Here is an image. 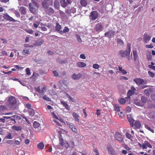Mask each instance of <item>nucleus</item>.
<instances>
[{
	"mask_svg": "<svg viewBox=\"0 0 155 155\" xmlns=\"http://www.w3.org/2000/svg\"><path fill=\"white\" fill-rule=\"evenodd\" d=\"M17 103V101L15 97L11 96L8 98V105L12 110L15 109Z\"/></svg>",
	"mask_w": 155,
	"mask_h": 155,
	"instance_id": "nucleus-1",
	"label": "nucleus"
},
{
	"mask_svg": "<svg viewBox=\"0 0 155 155\" xmlns=\"http://www.w3.org/2000/svg\"><path fill=\"white\" fill-rule=\"evenodd\" d=\"M30 10L31 12L33 14H35L37 12L39 5L37 3L35 2L29 4Z\"/></svg>",
	"mask_w": 155,
	"mask_h": 155,
	"instance_id": "nucleus-2",
	"label": "nucleus"
},
{
	"mask_svg": "<svg viewBox=\"0 0 155 155\" xmlns=\"http://www.w3.org/2000/svg\"><path fill=\"white\" fill-rule=\"evenodd\" d=\"M53 5V0H44L42 6L45 9H47L50 5Z\"/></svg>",
	"mask_w": 155,
	"mask_h": 155,
	"instance_id": "nucleus-3",
	"label": "nucleus"
},
{
	"mask_svg": "<svg viewBox=\"0 0 155 155\" xmlns=\"http://www.w3.org/2000/svg\"><path fill=\"white\" fill-rule=\"evenodd\" d=\"M114 138L120 143H124V141L122 135L119 132L115 133Z\"/></svg>",
	"mask_w": 155,
	"mask_h": 155,
	"instance_id": "nucleus-4",
	"label": "nucleus"
},
{
	"mask_svg": "<svg viewBox=\"0 0 155 155\" xmlns=\"http://www.w3.org/2000/svg\"><path fill=\"white\" fill-rule=\"evenodd\" d=\"M97 12L95 11H92L90 13L89 18L91 20L94 21L98 17Z\"/></svg>",
	"mask_w": 155,
	"mask_h": 155,
	"instance_id": "nucleus-5",
	"label": "nucleus"
},
{
	"mask_svg": "<svg viewBox=\"0 0 155 155\" xmlns=\"http://www.w3.org/2000/svg\"><path fill=\"white\" fill-rule=\"evenodd\" d=\"M76 9L74 7L71 8L68 6L65 9V12L68 15H70L71 13H74L76 12Z\"/></svg>",
	"mask_w": 155,
	"mask_h": 155,
	"instance_id": "nucleus-6",
	"label": "nucleus"
},
{
	"mask_svg": "<svg viewBox=\"0 0 155 155\" xmlns=\"http://www.w3.org/2000/svg\"><path fill=\"white\" fill-rule=\"evenodd\" d=\"M119 53L121 57L123 58L127 56H129L130 52L127 50L125 51L120 50L119 51Z\"/></svg>",
	"mask_w": 155,
	"mask_h": 155,
	"instance_id": "nucleus-7",
	"label": "nucleus"
},
{
	"mask_svg": "<svg viewBox=\"0 0 155 155\" xmlns=\"http://www.w3.org/2000/svg\"><path fill=\"white\" fill-rule=\"evenodd\" d=\"M127 117L128 121L130 123V126L132 127H133L134 126V120L130 114H128Z\"/></svg>",
	"mask_w": 155,
	"mask_h": 155,
	"instance_id": "nucleus-8",
	"label": "nucleus"
},
{
	"mask_svg": "<svg viewBox=\"0 0 155 155\" xmlns=\"http://www.w3.org/2000/svg\"><path fill=\"white\" fill-rule=\"evenodd\" d=\"M16 115H14L11 117L4 116L3 117L7 119H10V120L12 121V123L13 124H15L17 122L16 120Z\"/></svg>",
	"mask_w": 155,
	"mask_h": 155,
	"instance_id": "nucleus-9",
	"label": "nucleus"
},
{
	"mask_svg": "<svg viewBox=\"0 0 155 155\" xmlns=\"http://www.w3.org/2000/svg\"><path fill=\"white\" fill-rule=\"evenodd\" d=\"M64 146L66 149H68L69 147L73 148L75 146L74 142L73 140H71L69 141V144L67 142Z\"/></svg>",
	"mask_w": 155,
	"mask_h": 155,
	"instance_id": "nucleus-10",
	"label": "nucleus"
},
{
	"mask_svg": "<svg viewBox=\"0 0 155 155\" xmlns=\"http://www.w3.org/2000/svg\"><path fill=\"white\" fill-rule=\"evenodd\" d=\"M134 81L138 85H140L143 84L144 80L140 78H135L134 79Z\"/></svg>",
	"mask_w": 155,
	"mask_h": 155,
	"instance_id": "nucleus-11",
	"label": "nucleus"
},
{
	"mask_svg": "<svg viewBox=\"0 0 155 155\" xmlns=\"http://www.w3.org/2000/svg\"><path fill=\"white\" fill-rule=\"evenodd\" d=\"M3 18L6 20L10 21L15 22L16 21L12 18L9 16L7 13L4 14Z\"/></svg>",
	"mask_w": 155,
	"mask_h": 155,
	"instance_id": "nucleus-12",
	"label": "nucleus"
},
{
	"mask_svg": "<svg viewBox=\"0 0 155 155\" xmlns=\"http://www.w3.org/2000/svg\"><path fill=\"white\" fill-rule=\"evenodd\" d=\"M114 31L112 30H109L105 33L104 35L105 37H107L109 38H111L114 35Z\"/></svg>",
	"mask_w": 155,
	"mask_h": 155,
	"instance_id": "nucleus-13",
	"label": "nucleus"
},
{
	"mask_svg": "<svg viewBox=\"0 0 155 155\" xmlns=\"http://www.w3.org/2000/svg\"><path fill=\"white\" fill-rule=\"evenodd\" d=\"M44 42V40L41 39H39L35 41V43L34 44V45L35 46H39L42 45Z\"/></svg>",
	"mask_w": 155,
	"mask_h": 155,
	"instance_id": "nucleus-14",
	"label": "nucleus"
},
{
	"mask_svg": "<svg viewBox=\"0 0 155 155\" xmlns=\"http://www.w3.org/2000/svg\"><path fill=\"white\" fill-rule=\"evenodd\" d=\"M82 75L80 73L76 74H73L71 76V78L73 80H77L81 78L82 76Z\"/></svg>",
	"mask_w": 155,
	"mask_h": 155,
	"instance_id": "nucleus-15",
	"label": "nucleus"
},
{
	"mask_svg": "<svg viewBox=\"0 0 155 155\" xmlns=\"http://www.w3.org/2000/svg\"><path fill=\"white\" fill-rule=\"evenodd\" d=\"M45 12L47 14L49 15H53L54 13V11L53 9L50 7L49 8H48L47 9H45Z\"/></svg>",
	"mask_w": 155,
	"mask_h": 155,
	"instance_id": "nucleus-16",
	"label": "nucleus"
},
{
	"mask_svg": "<svg viewBox=\"0 0 155 155\" xmlns=\"http://www.w3.org/2000/svg\"><path fill=\"white\" fill-rule=\"evenodd\" d=\"M7 107L4 105H0V113L2 114H5L4 112L7 110Z\"/></svg>",
	"mask_w": 155,
	"mask_h": 155,
	"instance_id": "nucleus-17",
	"label": "nucleus"
},
{
	"mask_svg": "<svg viewBox=\"0 0 155 155\" xmlns=\"http://www.w3.org/2000/svg\"><path fill=\"white\" fill-rule=\"evenodd\" d=\"M68 125L71 130L74 133H77V130L75 126L72 124L71 123L68 124Z\"/></svg>",
	"mask_w": 155,
	"mask_h": 155,
	"instance_id": "nucleus-18",
	"label": "nucleus"
},
{
	"mask_svg": "<svg viewBox=\"0 0 155 155\" xmlns=\"http://www.w3.org/2000/svg\"><path fill=\"white\" fill-rule=\"evenodd\" d=\"M103 28L101 23H98L95 25V29L96 31L101 30Z\"/></svg>",
	"mask_w": 155,
	"mask_h": 155,
	"instance_id": "nucleus-19",
	"label": "nucleus"
},
{
	"mask_svg": "<svg viewBox=\"0 0 155 155\" xmlns=\"http://www.w3.org/2000/svg\"><path fill=\"white\" fill-rule=\"evenodd\" d=\"M61 27L59 23H56V25L55 27V30L56 31H57L58 33L60 34H61L62 32V30H61Z\"/></svg>",
	"mask_w": 155,
	"mask_h": 155,
	"instance_id": "nucleus-20",
	"label": "nucleus"
},
{
	"mask_svg": "<svg viewBox=\"0 0 155 155\" xmlns=\"http://www.w3.org/2000/svg\"><path fill=\"white\" fill-rule=\"evenodd\" d=\"M151 38V37L150 35L147 34H145L143 37V40L145 43H147L150 40Z\"/></svg>",
	"mask_w": 155,
	"mask_h": 155,
	"instance_id": "nucleus-21",
	"label": "nucleus"
},
{
	"mask_svg": "<svg viewBox=\"0 0 155 155\" xmlns=\"http://www.w3.org/2000/svg\"><path fill=\"white\" fill-rule=\"evenodd\" d=\"M134 126L135 129H140L141 127V125L139 121L136 120L134 124Z\"/></svg>",
	"mask_w": 155,
	"mask_h": 155,
	"instance_id": "nucleus-22",
	"label": "nucleus"
},
{
	"mask_svg": "<svg viewBox=\"0 0 155 155\" xmlns=\"http://www.w3.org/2000/svg\"><path fill=\"white\" fill-rule=\"evenodd\" d=\"M72 115L74 120L78 122H79V115L75 112H73Z\"/></svg>",
	"mask_w": 155,
	"mask_h": 155,
	"instance_id": "nucleus-23",
	"label": "nucleus"
},
{
	"mask_svg": "<svg viewBox=\"0 0 155 155\" xmlns=\"http://www.w3.org/2000/svg\"><path fill=\"white\" fill-rule=\"evenodd\" d=\"M19 10L22 15H25L26 13V8L25 7L22 6L20 8Z\"/></svg>",
	"mask_w": 155,
	"mask_h": 155,
	"instance_id": "nucleus-24",
	"label": "nucleus"
},
{
	"mask_svg": "<svg viewBox=\"0 0 155 155\" xmlns=\"http://www.w3.org/2000/svg\"><path fill=\"white\" fill-rule=\"evenodd\" d=\"M78 67L80 68H84L85 67L87 64L83 62H78L77 63Z\"/></svg>",
	"mask_w": 155,
	"mask_h": 155,
	"instance_id": "nucleus-25",
	"label": "nucleus"
},
{
	"mask_svg": "<svg viewBox=\"0 0 155 155\" xmlns=\"http://www.w3.org/2000/svg\"><path fill=\"white\" fill-rule=\"evenodd\" d=\"M12 128L13 130L17 131L21 130L22 128L20 126H13L12 127Z\"/></svg>",
	"mask_w": 155,
	"mask_h": 155,
	"instance_id": "nucleus-26",
	"label": "nucleus"
},
{
	"mask_svg": "<svg viewBox=\"0 0 155 155\" xmlns=\"http://www.w3.org/2000/svg\"><path fill=\"white\" fill-rule=\"evenodd\" d=\"M61 104H62L67 110H69L70 109L68 104L64 101H61Z\"/></svg>",
	"mask_w": 155,
	"mask_h": 155,
	"instance_id": "nucleus-27",
	"label": "nucleus"
},
{
	"mask_svg": "<svg viewBox=\"0 0 155 155\" xmlns=\"http://www.w3.org/2000/svg\"><path fill=\"white\" fill-rule=\"evenodd\" d=\"M45 147V144L43 142H40L37 145V148L40 150H42L44 149Z\"/></svg>",
	"mask_w": 155,
	"mask_h": 155,
	"instance_id": "nucleus-28",
	"label": "nucleus"
},
{
	"mask_svg": "<svg viewBox=\"0 0 155 155\" xmlns=\"http://www.w3.org/2000/svg\"><path fill=\"white\" fill-rule=\"evenodd\" d=\"M54 6L55 8L58 9L60 7V4L58 1L55 0L54 2Z\"/></svg>",
	"mask_w": 155,
	"mask_h": 155,
	"instance_id": "nucleus-29",
	"label": "nucleus"
},
{
	"mask_svg": "<svg viewBox=\"0 0 155 155\" xmlns=\"http://www.w3.org/2000/svg\"><path fill=\"white\" fill-rule=\"evenodd\" d=\"M41 126L40 124L36 121H34L33 124V127L34 128L36 129L40 127Z\"/></svg>",
	"mask_w": 155,
	"mask_h": 155,
	"instance_id": "nucleus-30",
	"label": "nucleus"
},
{
	"mask_svg": "<svg viewBox=\"0 0 155 155\" xmlns=\"http://www.w3.org/2000/svg\"><path fill=\"white\" fill-rule=\"evenodd\" d=\"M126 137L130 140L131 141H133L134 138V136L131 135L130 133H126L125 134Z\"/></svg>",
	"mask_w": 155,
	"mask_h": 155,
	"instance_id": "nucleus-31",
	"label": "nucleus"
},
{
	"mask_svg": "<svg viewBox=\"0 0 155 155\" xmlns=\"http://www.w3.org/2000/svg\"><path fill=\"white\" fill-rule=\"evenodd\" d=\"M22 54L24 55H28L30 54V52L28 49L25 48L22 51Z\"/></svg>",
	"mask_w": 155,
	"mask_h": 155,
	"instance_id": "nucleus-32",
	"label": "nucleus"
},
{
	"mask_svg": "<svg viewBox=\"0 0 155 155\" xmlns=\"http://www.w3.org/2000/svg\"><path fill=\"white\" fill-rule=\"evenodd\" d=\"M65 0H61L60 2L62 7L65 8L67 6V3L65 1Z\"/></svg>",
	"mask_w": 155,
	"mask_h": 155,
	"instance_id": "nucleus-33",
	"label": "nucleus"
},
{
	"mask_svg": "<svg viewBox=\"0 0 155 155\" xmlns=\"http://www.w3.org/2000/svg\"><path fill=\"white\" fill-rule=\"evenodd\" d=\"M134 103L136 105L139 106H142L143 105V104L140 100L137 99L134 100Z\"/></svg>",
	"mask_w": 155,
	"mask_h": 155,
	"instance_id": "nucleus-34",
	"label": "nucleus"
},
{
	"mask_svg": "<svg viewBox=\"0 0 155 155\" xmlns=\"http://www.w3.org/2000/svg\"><path fill=\"white\" fill-rule=\"evenodd\" d=\"M133 55L134 56V60L135 61H136L137 57L138 55L137 54V51L136 50L133 51Z\"/></svg>",
	"mask_w": 155,
	"mask_h": 155,
	"instance_id": "nucleus-35",
	"label": "nucleus"
},
{
	"mask_svg": "<svg viewBox=\"0 0 155 155\" xmlns=\"http://www.w3.org/2000/svg\"><path fill=\"white\" fill-rule=\"evenodd\" d=\"M151 91L152 90L151 89L147 88L144 90V93L147 96H149L150 94V93L151 92Z\"/></svg>",
	"mask_w": 155,
	"mask_h": 155,
	"instance_id": "nucleus-36",
	"label": "nucleus"
},
{
	"mask_svg": "<svg viewBox=\"0 0 155 155\" xmlns=\"http://www.w3.org/2000/svg\"><path fill=\"white\" fill-rule=\"evenodd\" d=\"M80 4L81 5L84 7H85L87 5V2L86 0H80Z\"/></svg>",
	"mask_w": 155,
	"mask_h": 155,
	"instance_id": "nucleus-37",
	"label": "nucleus"
},
{
	"mask_svg": "<svg viewBox=\"0 0 155 155\" xmlns=\"http://www.w3.org/2000/svg\"><path fill=\"white\" fill-rule=\"evenodd\" d=\"M114 110L117 111H119L120 110V107L117 104H115L114 105Z\"/></svg>",
	"mask_w": 155,
	"mask_h": 155,
	"instance_id": "nucleus-38",
	"label": "nucleus"
},
{
	"mask_svg": "<svg viewBox=\"0 0 155 155\" xmlns=\"http://www.w3.org/2000/svg\"><path fill=\"white\" fill-rule=\"evenodd\" d=\"M59 144L61 146H63L66 144V143L64 141L62 137L59 138Z\"/></svg>",
	"mask_w": 155,
	"mask_h": 155,
	"instance_id": "nucleus-39",
	"label": "nucleus"
},
{
	"mask_svg": "<svg viewBox=\"0 0 155 155\" xmlns=\"http://www.w3.org/2000/svg\"><path fill=\"white\" fill-rule=\"evenodd\" d=\"M28 110L29 111V114L30 116L32 117L34 116L35 112L33 109L31 108L30 109H28Z\"/></svg>",
	"mask_w": 155,
	"mask_h": 155,
	"instance_id": "nucleus-40",
	"label": "nucleus"
},
{
	"mask_svg": "<svg viewBox=\"0 0 155 155\" xmlns=\"http://www.w3.org/2000/svg\"><path fill=\"white\" fill-rule=\"evenodd\" d=\"M69 29L67 27L65 26L64 27V29L63 31L62 30V32L61 33V34L62 35L64 33H67L69 31Z\"/></svg>",
	"mask_w": 155,
	"mask_h": 155,
	"instance_id": "nucleus-41",
	"label": "nucleus"
},
{
	"mask_svg": "<svg viewBox=\"0 0 155 155\" xmlns=\"http://www.w3.org/2000/svg\"><path fill=\"white\" fill-rule=\"evenodd\" d=\"M38 75L39 74L38 73L34 72L32 75L31 77V78H33L34 79H36L37 78Z\"/></svg>",
	"mask_w": 155,
	"mask_h": 155,
	"instance_id": "nucleus-42",
	"label": "nucleus"
},
{
	"mask_svg": "<svg viewBox=\"0 0 155 155\" xmlns=\"http://www.w3.org/2000/svg\"><path fill=\"white\" fill-rule=\"evenodd\" d=\"M134 91H133L131 90H129L127 93V96L128 97H130V96L134 94Z\"/></svg>",
	"mask_w": 155,
	"mask_h": 155,
	"instance_id": "nucleus-43",
	"label": "nucleus"
},
{
	"mask_svg": "<svg viewBox=\"0 0 155 155\" xmlns=\"http://www.w3.org/2000/svg\"><path fill=\"white\" fill-rule=\"evenodd\" d=\"M107 150L109 154H110L114 150L112 149V147H107Z\"/></svg>",
	"mask_w": 155,
	"mask_h": 155,
	"instance_id": "nucleus-44",
	"label": "nucleus"
},
{
	"mask_svg": "<svg viewBox=\"0 0 155 155\" xmlns=\"http://www.w3.org/2000/svg\"><path fill=\"white\" fill-rule=\"evenodd\" d=\"M141 100L142 101V103L143 104L147 102V99L146 97L143 96H142L141 97Z\"/></svg>",
	"mask_w": 155,
	"mask_h": 155,
	"instance_id": "nucleus-45",
	"label": "nucleus"
},
{
	"mask_svg": "<svg viewBox=\"0 0 155 155\" xmlns=\"http://www.w3.org/2000/svg\"><path fill=\"white\" fill-rule=\"evenodd\" d=\"M119 101L120 104H124L126 103V100L124 98H120V99L119 100Z\"/></svg>",
	"mask_w": 155,
	"mask_h": 155,
	"instance_id": "nucleus-46",
	"label": "nucleus"
},
{
	"mask_svg": "<svg viewBox=\"0 0 155 155\" xmlns=\"http://www.w3.org/2000/svg\"><path fill=\"white\" fill-rule=\"evenodd\" d=\"M47 89V87L45 86H44L43 88L41 90V94H40L41 95H43L45 93V92L46 91Z\"/></svg>",
	"mask_w": 155,
	"mask_h": 155,
	"instance_id": "nucleus-47",
	"label": "nucleus"
},
{
	"mask_svg": "<svg viewBox=\"0 0 155 155\" xmlns=\"http://www.w3.org/2000/svg\"><path fill=\"white\" fill-rule=\"evenodd\" d=\"M145 127L146 129H148V130H149L152 133H154V130L153 129H152L151 127H150L149 126H148L146 124V125H145Z\"/></svg>",
	"mask_w": 155,
	"mask_h": 155,
	"instance_id": "nucleus-48",
	"label": "nucleus"
},
{
	"mask_svg": "<svg viewBox=\"0 0 155 155\" xmlns=\"http://www.w3.org/2000/svg\"><path fill=\"white\" fill-rule=\"evenodd\" d=\"M43 99L45 100H46L48 101H51V99L49 97L47 96L46 95H44L43 97Z\"/></svg>",
	"mask_w": 155,
	"mask_h": 155,
	"instance_id": "nucleus-49",
	"label": "nucleus"
},
{
	"mask_svg": "<svg viewBox=\"0 0 155 155\" xmlns=\"http://www.w3.org/2000/svg\"><path fill=\"white\" fill-rule=\"evenodd\" d=\"M117 42L120 45H124V42L122 40L118 38L117 40Z\"/></svg>",
	"mask_w": 155,
	"mask_h": 155,
	"instance_id": "nucleus-50",
	"label": "nucleus"
},
{
	"mask_svg": "<svg viewBox=\"0 0 155 155\" xmlns=\"http://www.w3.org/2000/svg\"><path fill=\"white\" fill-rule=\"evenodd\" d=\"M66 95L68 97V98L71 101H72L75 102L76 101V100L74 98H73L71 96H70L69 94H66Z\"/></svg>",
	"mask_w": 155,
	"mask_h": 155,
	"instance_id": "nucleus-51",
	"label": "nucleus"
},
{
	"mask_svg": "<svg viewBox=\"0 0 155 155\" xmlns=\"http://www.w3.org/2000/svg\"><path fill=\"white\" fill-rule=\"evenodd\" d=\"M148 73L149 75V76L152 78H153L155 76V74L153 72L149 71Z\"/></svg>",
	"mask_w": 155,
	"mask_h": 155,
	"instance_id": "nucleus-52",
	"label": "nucleus"
},
{
	"mask_svg": "<svg viewBox=\"0 0 155 155\" xmlns=\"http://www.w3.org/2000/svg\"><path fill=\"white\" fill-rule=\"evenodd\" d=\"M144 143L147 147H148L150 148H151L152 147V146L149 143L148 141H145Z\"/></svg>",
	"mask_w": 155,
	"mask_h": 155,
	"instance_id": "nucleus-53",
	"label": "nucleus"
},
{
	"mask_svg": "<svg viewBox=\"0 0 155 155\" xmlns=\"http://www.w3.org/2000/svg\"><path fill=\"white\" fill-rule=\"evenodd\" d=\"M131 44L130 43H128L127 44L126 50H128L130 52L131 51Z\"/></svg>",
	"mask_w": 155,
	"mask_h": 155,
	"instance_id": "nucleus-54",
	"label": "nucleus"
},
{
	"mask_svg": "<svg viewBox=\"0 0 155 155\" xmlns=\"http://www.w3.org/2000/svg\"><path fill=\"white\" fill-rule=\"evenodd\" d=\"M123 147L126 150H130V148L128 147L127 145L125 144L124 143L122 144Z\"/></svg>",
	"mask_w": 155,
	"mask_h": 155,
	"instance_id": "nucleus-55",
	"label": "nucleus"
},
{
	"mask_svg": "<svg viewBox=\"0 0 155 155\" xmlns=\"http://www.w3.org/2000/svg\"><path fill=\"white\" fill-rule=\"evenodd\" d=\"M35 91L38 92L39 94H41V89L40 86H38V87H35Z\"/></svg>",
	"mask_w": 155,
	"mask_h": 155,
	"instance_id": "nucleus-56",
	"label": "nucleus"
},
{
	"mask_svg": "<svg viewBox=\"0 0 155 155\" xmlns=\"http://www.w3.org/2000/svg\"><path fill=\"white\" fill-rule=\"evenodd\" d=\"M76 36H77V41L79 42H82V40L81 39L80 36L77 34H76Z\"/></svg>",
	"mask_w": 155,
	"mask_h": 155,
	"instance_id": "nucleus-57",
	"label": "nucleus"
},
{
	"mask_svg": "<svg viewBox=\"0 0 155 155\" xmlns=\"http://www.w3.org/2000/svg\"><path fill=\"white\" fill-rule=\"evenodd\" d=\"M6 138L8 139H12V134L10 133H8L6 137Z\"/></svg>",
	"mask_w": 155,
	"mask_h": 155,
	"instance_id": "nucleus-58",
	"label": "nucleus"
},
{
	"mask_svg": "<svg viewBox=\"0 0 155 155\" xmlns=\"http://www.w3.org/2000/svg\"><path fill=\"white\" fill-rule=\"evenodd\" d=\"M25 31L30 34H33L34 33L33 31L31 29H25Z\"/></svg>",
	"mask_w": 155,
	"mask_h": 155,
	"instance_id": "nucleus-59",
	"label": "nucleus"
},
{
	"mask_svg": "<svg viewBox=\"0 0 155 155\" xmlns=\"http://www.w3.org/2000/svg\"><path fill=\"white\" fill-rule=\"evenodd\" d=\"M93 67L95 69H98L99 68V66L98 64H93Z\"/></svg>",
	"mask_w": 155,
	"mask_h": 155,
	"instance_id": "nucleus-60",
	"label": "nucleus"
},
{
	"mask_svg": "<svg viewBox=\"0 0 155 155\" xmlns=\"http://www.w3.org/2000/svg\"><path fill=\"white\" fill-rule=\"evenodd\" d=\"M26 73L28 75H30L31 74V72L30 69L29 68H27L26 69Z\"/></svg>",
	"mask_w": 155,
	"mask_h": 155,
	"instance_id": "nucleus-61",
	"label": "nucleus"
},
{
	"mask_svg": "<svg viewBox=\"0 0 155 155\" xmlns=\"http://www.w3.org/2000/svg\"><path fill=\"white\" fill-rule=\"evenodd\" d=\"M15 16L17 17H18V18H20V14H19V12L17 11H16L15 12Z\"/></svg>",
	"mask_w": 155,
	"mask_h": 155,
	"instance_id": "nucleus-62",
	"label": "nucleus"
},
{
	"mask_svg": "<svg viewBox=\"0 0 155 155\" xmlns=\"http://www.w3.org/2000/svg\"><path fill=\"white\" fill-rule=\"evenodd\" d=\"M15 67L18 70H22L24 68L23 67H19L18 65H15Z\"/></svg>",
	"mask_w": 155,
	"mask_h": 155,
	"instance_id": "nucleus-63",
	"label": "nucleus"
},
{
	"mask_svg": "<svg viewBox=\"0 0 155 155\" xmlns=\"http://www.w3.org/2000/svg\"><path fill=\"white\" fill-rule=\"evenodd\" d=\"M53 74H54V76L55 77H57L58 76V73L56 71H54L53 72Z\"/></svg>",
	"mask_w": 155,
	"mask_h": 155,
	"instance_id": "nucleus-64",
	"label": "nucleus"
}]
</instances>
